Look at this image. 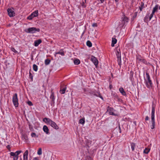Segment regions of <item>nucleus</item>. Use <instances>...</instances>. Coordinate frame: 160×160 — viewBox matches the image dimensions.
Returning a JSON list of instances; mask_svg holds the SVG:
<instances>
[{
  "instance_id": "nucleus-32",
  "label": "nucleus",
  "mask_w": 160,
  "mask_h": 160,
  "mask_svg": "<svg viewBox=\"0 0 160 160\" xmlns=\"http://www.w3.org/2000/svg\"><path fill=\"white\" fill-rule=\"evenodd\" d=\"M144 4L143 2L141 3V6L139 7V9L140 11H142V8H144Z\"/></svg>"
},
{
  "instance_id": "nucleus-3",
  "label": "nucleus",
  "mask_w": 160,
  "mask_h": 160,
  "mask_svg": "<svg viewBox=\"0 0 160 160\" xmlns=\"http://www.w3.org/2000/svg\"><path fill=\"white\" fill-rule=\"evenodd\" d=\"M24 31L27 33H35L36 32H39L40 29L32 27L25 29Z\"/></svg>"
},
{
  "instance_id": "nucleus-58",
  "label": "nucleus",
  "mask_w": 160,
  "mask_h": 160,
  "mask_svg": "<svg viewBox=\"0 0 160 160\" xmlns=\"http://www.w3.org/2000/svg\"><path fill=\"white\" fill-rule=\"evenodd\" d=\"M20 160H22V158H21Z\"/></svg>"
},
{
  "instance_id": "nucleus-51",
  "label": "nucleus",
  "mask_w": 160,
  "mask_h": 160,
  "mask_svg": "<svg viewBox=\"0 0 160 160\" xmlns=\"http://www.w3.org/2000/svg\"><path fill=\"white\" fill-rule=\"evenodd\" d=\"M31 16H32V17H33V18L35 17H36L35 16H34V15L32 13L31 14Z\"/></svg>"
},
{
  "instance_id": "nucleus-12",
  "label": "nucleus",
  "mask_w": 160,
  "mask_h": 160,
  "mask_svg": "<svg viewBox=\"0 0 160 160\" xmlns=\"http://www.w3.org/2000/svg\"><path fill=\"white\" fill-rule=\"evenodd\" d=\"M43 131L47 134L49 133V129L47 126L46 125L43 126Z\"/></svg>"
},
{
  "instance_id": "nucleus-27",
  "label": "nucleus",
  "mask_w": 160,
  "mask_h": 160,
  "mask_svg": "<svg viewBox=\"0 0 160 160\" xmlns=\"http://www.w3.org/2000/svg\"><path fill=\"white\" fill-rule=\"evenodd\" d=\"M150 150V149L148 148H146L144 150L143 152L145 154H148Z\"/></svg>"
},
{
  "instance_id": "nucleus-37",
  "label": "nucleus",
  "mask_w": 160,
  "mask_h": 160,
  "mask_svg": "<svg viewBox=\"0 0 160 160\" xmlns=\"http://www.w3.org/2000/svg\"><path fill=\"white\" fill-rule=\"evenodd\" d=\"M151 120L152 122H155L154 115H151Z\"/></svg>"
},
{
  "instance_id": "nucleus-42",
  "label": "nucleus",
  "mask_w": 160,
  "mask_h": 160,
  "mask_svg": "<svg viewBox=\"0 0 160 160\" xmlns=\"http://www.w3.org/2000/svg\"><path fill=\"white\" fill-rule=\"evenodd\" d=\"M154 14V13H153L152 12V13L151 14L150 16L149 17V20H150L153 17Z\"/></svg>"
},
{
  "instance_id": "nucleus-47",
  "label": "nucleus",
  "mask_w": 160,
  "mask_h": 160,
  "mask_svg": "<svg viewBox=\"0 0 160 160\" xmlns=\"http://www.w3.org/2000/svg\"><path fill=\"white\" fill-rule=\"evenodd\" d=\"M109 88L110 89H111L112 88V85L111 84L109 85Z\"/></svg>"
},
{
  "instance_id": "nucleus-21",
  "label": "nucleus",
  "mask_w": 160,
  "mask_h": 160,
  "mask_svg": "<svg viewBox=\"0 0 160 160\" xmlns=\"http://www.w3.org/2000/svg\"><path fill=\"white\" fill-rule=\"evenodd\" d=\"M113 109L112 108H110L109 111V112L110 114L111 115H114V112H112Z\"/></svg>"
},
{
  "instance_id": "nucleus-43",
  "label": "nucleus",
  "mask_w": 160,
  "mask_h": 160,
  "mask_svg": "<svg viewBox=\"0 0 160 160\" xmlns=\"http://www.w3.org/2000/svg\"><path fill=\"white\" fill-rule=\"evenodd\" d=\"M28 104L29 105V106H32L33 105V104L30 101H28Z\"/></svg>"
},
{
  "instance_id": "nucleus-53",
  "label": "nucleus",
  "mask_w": 160,
  "mask_h": 160,
  "mask_svg": "<svg viewBox=\"0 0 160 160\" xmlns=\"http://www.w3.org/2000/svg\"><path fill=\"white\" fill-rule=\"evenodd\" d=\"M115 1L116 2H118V0H115Z\"/></svg>"
},
{
  "instance_id": "nucleus-23",
  "label": "nucleus",
  "mask_w": 160,
  "mask_h": 160,
  "mask_svg": "<svg viewBox=\"0 0 160 160\" xmlns=\"http://www.w3.org/2000/svg\"><path fill=\"white\" fill-rule=\"evenodd\" d=\"M50 62L51 61L50 60L47 59L45 61V64L46 65H48L50 63Z\"/></svg>"
},
{
  "instance_id": "nucleus-38",
  "label": "nucleus",
  "mask_w": 160,
  "mask_h": 160,
  "mask_svg": "<svg viewBox=\"0 0 160 160\" xmlns=\"http://www.w3.org/2000/svg\"><path fill=\"white\" fill-rule=\"evenodd\" d=\"M11 50L12 51L14 52L15 53H17L18 52L15 49V48L13 47L11 48Z\"/></svg>"
},
{
  "instance_id": "nucleus-28",
  "label": "nucleus",
  "mask_w": 160,
  "mask_h": 160,
  "mask_svg": "<svg viewBox=\"0 0 160 160\" xmlns=\"http://www.w3.org/2000/svg\"><path fill=\"white\" fill-rule=\"evenodd\" d=\"M22 139H24L27 142V141L28 139V138L27 135L24 134L22 135Z\"/></svg>"
},
{
  "instance_id": "nucleus-29",
  "label": "nucleus",
  "mask_w": 160,
  "mask_h": 160,
  "mask_svg": "<svg viewBox=\"0 0 160 160\" xmlns=\"http://www.w3.org/2000/svg\"><path fill=\"white\" fill-rule=\"evenodd\" d=\"M85 121L84 118H82L79 120V123L81 124H83L85 123Z\"/></svg>"
},
{
  "instance_id": "nucleus-30",
  "label": "nucleus",
  "mask_w": 160,
  "mask_h": 160,
  "mask_svg": "<svg viewBox=\"0 0 160 160\" xmlns=\"http://www.w3.org/2000/svg\"><path fill=\"white\" fill-rule=\"evenodd\" d=\"M33 14L35 17H37L38 16V10H36L34 12L32 13Z\"/></svg>"
},
{
  "instance_id": "nucleus-44",
  "label": "nucleus",
  "mask_w": 160,
  "mask_h": 160,
  "mask_svg": "<svg viewBox=\"0 0 160 160\" xmlns=\"http://www.w3.org/2000/svg\"><path fill=\"white\" fill-rule=\"evenodd\" d=\"M137 12H135L134 13V16H133V17L134 18H135L136 16H137Z\"/></svg>"
},
{
  "instance_id": "nucleus-24",
  "label": "nucleus",
  "mask_w": 160,
  "mask_h": 160,
  "mask_svg": "<svg viewBox=\"0 0 160 160\" xmlns=\"http://www.w3.org/2000/svg\"><path fill=\"white\" fill-rule=\"evenodd\" d=\"M86 44L89 47H91L92 46V43L90 41H88L87 42Z\"/></svg>"
},
{
  "instance_id": "nucleus-11",
  "label": "nucleus",
  "mask_w": 160,
  "mask_h": 160,
  "mask_svg": "<svg viewBox=\"0 0 160 160\" xmlns=\"http://www.w3.org/2000/svg\"><path fill=\"white\" fill-rule=\"evenodd\" d=\"M66 89V87H65L62 88L61 87L60 88L59 92L61 94H64L65 93Z\"/></svg>"
},
{
  "instance_id": "nucleus-26",
  "label": "nucleus",
  "mask_w": 160,
  "mask_h": 160,
  "mask_svg": "<svg viewBox=\"0 0 160 160\" xmlns=\"http://www.w3.org/2000/svg\"><path fill=\"white\" fill-rule=\"evenodd\" d=\"M33 69L35 71H37L38 70V66L36 64H34L33 65Z\"/></svg>"
},
{
  "instance_id": "nucleus-35",
  "label": "nucleus",
  "mask_w": 160,
  "mask_h": 160,
  "mask_svg": "<svg viewBox=\"0 0 160 160\" xmlns=\"http://www.w3.org/2000/svg\"><path fill=\"white\" fill-rule=\"evenodd\" d=\"M118 58V64L119 66H120L121 64V58Z\"/></svg>"
},
{
  "instance_id": "nucleus-19",
  "label": "nucleus",
  "mask_w": 160,
  "mask_h": 160,
  "mask_svg": "<svg viewBox=\"0 0 160 160\" xmlns=\"http://www.w3.org/2000/svg\"><path fill=\"white\" fill-rule=\"evenodd\" d=\"M152 115H154L155 111V107L154 105H152Z\"/></svg>"
},
{
  "instance_id": "nucleus-22",
  "label": "nucleus",
  "mask_w": 160,
  "mask_h": 160,
  "mask_svg": "<svg viewBox=\"0 0 160 160\" xmlns=\"http://www.w3.org/2000/svg\"><path fill=\"white\" fill-rule=\"evenodd\" d=\"M133 75V72L132 71H130V72L129 78L131 80H132Z\"/></svg>"
},
{
  "instance_id": "nucleus-13",
  "label": "nucleus",
  "mask_w": 160,
  "mask_h": 160,
  "mask_svg": "<svg viewBox=\"0 0 160 160\" xmlns=\"http://www.w3.org/2000/svg\"><path fill=\"white\" fill-rule=\"evenodd\" d=\"M119 90L120 92L122 93V94L124 95H126V93L124 91L123 88L122 87H121L119 89Z\"/></svg>"
},
{
  "instance_id": "nucleus-33",
  "label": "nucleus",
  "mask_w": 160,
  "mask_h": 160,
  "mask_svg": "<svg viewBox=\"0 0 160 160\" xmlns=\"http://www.w3.org/2000/svg\"><path fill=\"white\" fill-rule=\"evenodd\" d=\"M38 154L39 155H40L42 153V148H39L38 151Z\"/></svg>"
},
{
  "instance_id": "nucleus-1",
  "label": "nucleus",
  "mask_w": 160,
  "mask_h": 160,
  "mask_svg": "<svg viewBox=\"0 0 160 160\" xmlns=\"http://www.w3.org/2000/svg\"><path fill=\"white\" fill-rule=\"evenodd\" d=\"M43 121L56 129H58L59 128L56 124L49 118H45L43 119Z\"/></svg>"
},
{
  "instance_id": "nucleus-31",
  "label": "nucleus",
  "mask_w": 160,
  "mask_h": 160,
  "mask_svg": "<svg viewBox=\"0 0 160 160\" xmlns=\"http://www.w3.org/2000/svg\"><path fill=\"white\" fill-rule=\"evenodd\" d=\"M135 147V144L134 143H131V147L132 149V151L134 150V148Z\"/></svg>"
},
{
  "instance_id": "nucleus-14",
  "label": "nucleus",
  "mask_w": 160,
  "mask_h": 160,
  "mask_svg": "<svg viewBox=\"0 0 160 160\" xmlns=\"http://www.w3.org/2000/svg\"><path fill=\"white\" fill-rule=\"evenodd\" d=\"M117 42V40L115 38H112V42L111 46L112 47H114L115 44Z\"/></svg>"
},
{
  "instance_id": "nucleus-55",
  "label": "nucleus",
  "mask_w": 160,
  "mask_h": 160,
  "mask_svg": "<svg viewBox=\"0 0 160 160\" xmlns=\"http://www.w3.org/2000/svg\"><path fill=\"white\" fill-rule=\"evenodd\" d=\"M147 18H148V17H147V16H146L145 18V19H146Z\"/></svg>"
},
{
  "instance_id": "nucleus-25",
  "label": "nucleus",
  "mask_w": 160,
  "mask_h": 160,
  "mask_svg": "<svg viewBox=\"0 0 160 160\" xmlns=\"http://www.w3.org/2000/svg\"><path fill=\"white\" fill-rule=\"evenodd\" d=\"M116 55L117 58H121V53L120 52V50H119V51H117Z\"/></svg>"
},
{
  "instance_id": "nucleus-46",
  "label": "nucleus",
  "mask_w": 160,
  "mask_h": 160,
  "mask_svg": "<svg viewBox=\"0 0 160 160\" xmlns=\"http://www.w3.org/2000/svg\"><path fill=\"white\" fill-rule=\"evenodd\" d=\"M149 117L148 116H146V118H145V120L146 121L148 120H149Z\"/></svg>"
},
{
  "instance_id": "nucleus-52",
  "label": "nucleus",
  "mask_w": 160,
  "mask_h": 160,
  "mask_svg": "<svg viewBox=\"0 0 160 160\" xmlns=\"http://www.w3.org/2000/svg\"><path fill=\"white\" fill-rule=\"evenodd\" d=\"M7 148L8 149L9 148H10V146L9 145H8L7 146Z\"/></svg>"
},
{
  "instance_id": "nucleus-2",
  "label": "nucleus",
  "mask_w": 160,
  "mask_h": 160,
  "mask_svg": "<svg viewBox=\"0 0 160 160\" xmlns=\"http://www.w3.org/2000/svg\"><path fill=\"white\" fill-rule=\"evenodd\" d=\"M146 78L147 79V81L146 82L147 87L148 88H151L152 86V83L150 79V76L149 74L147 72L146 73Z\"/></svg>"
},
{
  "instance_id": "nucleus-17",
  "label": "nucleus",
  "mask_w": 160,
  "mask_h": 160,
  "mask_svg": "<svg viewBox=\"0 0 160 160\" xmlns=\"http://www.w3.org/2000/svg\"><path fill=\"white\" fill-rule=\"evenodd\" d=\"M28 151L26 150L23 154V158L28 159Z\"/></svg>"
},
{
  "instance_id": "nucleus-15",
  "label": "nucleus",
  "mask_w": 160,
  "mask_h": 160,
  "mask_svg": "<svg viewBox=\"0 0 160 160\" xmlns=\"http://www.w3.org/2000/svg\"><path fill=\"white\" fill-rule=\"evenodd\" d=\"M57 54H60L62 56L64 55V52L62 49L60 50L59 52H55V56H56V55Z\"/></svg>"
},
{
  "instance_id": "nucleus-7",
  "label": "nucleus",
  "mask_w": 160,
  "mask_h": 160,
  "mask_svg": "<svg viewBox=\"0 0 160 160\" xmlns=\"http://www.w3.org/2000/svg\"><path fill=\"white\" fill-rule=\"evenodd\" d=\"M91 96H95L98 97H100L102 99V96L100 97V93L98 92L95 91H90L89 92Z\"/></svg>"
},
{
  "instance_id": "nucleus-4",
  "label": "nucleus",
  "mask_w": 160,
  "mask_h": 160,
  "mask_svg": "<svg viewBox=\"0 0 160 160\" xmlns=\"http://www.w3.org/2000/svg\"><path fill=\"white\" fill-rule=\"evenodd\" d=\"M22 152L21 150L15 152H11L10 153L11 156H13V160H18V155Z\"/></svg>"
},
{
  "instance_id": "nucleus-20",
  "label": "nucleus",
  "mask_w": 160,
  "mask_h": 160,
  "mask_svg": "<svg viewBox=\"0 0 160 160\" xmlns=\"http://www.w3.org/2000/svg\"><path fill=\"white\" fill-rule=\"evenodd\" d=\"M74 64L76 65H78L80 63V60L78 59H76L74 61Z\"/></svg>"
},
{
  "instance_id": "nucleus-36",
  "label": "nucleus",
  "mask_w": 160,
  "mask_h": 160,
  "mask_svg": "<svg viewBox=\"0 0 160 160\" xmlns=\"http://www.w3.org/2000/svg\"><path fill=\"white\" fill-rule=\"evenodd\" d=\"M137 59L141 62H143L144 60L142 58H141L140 57H137Z\"/></svg>"
},
{
  "instance_id": "nucleus-10",
  "label": "nucleus",
  "mask_w": 160,
  "mask_h": 160,
  "mask_svg": "<svg viewBox=\"0 0 160 160\" xmlns=\"http://www.w3.org/2000/svg\"><path fill=\"white\" fill-rule=\"evenodd\" d=\"M41 42L42 41L40 39L36 40L34 42V46L36 47H37L39 45V44L41 43Z\"/></svg>"
},
{
  "instance_id": "nucleus-41",
  "label": "nucleus",
  "mask_w": 160,
  "mask_h": 160,
  "mask_svg": "<svg viewBox=\"0 0 160 160\" xmlns=\"http://www.w3.org/2000/svg\"><path fill=\"white\" fill-rule=\"evenodd\" d=\"M29 78H31L32 80V78H33V76H32V73H31L30 71L29 72Z\"/></svg>"
},
{
  "instance_id": "nucleus-5",
  "label": "nucleus",
  "mask_w": 160,
  "mask_h": 160,
  "mask_svg": "<svg viewBox=\"0 0 160 160\" xmlns=\"http://www.w3.org/2000/svg\"><path fill=\"white\" fill-rule=\"evenodd\" d=\"M12 102L15 107H18V100L17 94V93H15L13 95L12 98Z\"/></svg>"
},
{
  "instance_id": "nucleus-9",
  "label": "nucleus",
  "mask_w": 160,
  "mask_h": 160,
  "mask_svg": "<svg viewBox=\"0 0 160 160\" xmlns=\"http://www.w3.org/2000/svg\"><path fill=\"white\" fill-rule=\"evenodd\" d=\"M8 15L10 17H13L15 15L14 11L11 9H8L7 10Z\"/></svg>"
},
{
  "instance_id": "nucleus-57",
  "label": "nucleus",
  "mask_w": 160,
  "mask_h": 160,
  "mask_svg": "<svg viewBox=\"0 0 160 160\" xmlns=\"http://www.w3.org/2000/svg\"><path fill=\"white\" fill-rule=\"evenodd\" d=\"M159 155H160V152H159Z\"/></svg>"
},
{
  "instance_id": "nucleus-45",
  "label": "nucleus",
  "mask_w": 160,
  "mask_h": 160,
  "mask_svg": "<svg viewBox=\"0 0 160 160\" xmlns=\"http://www.w3.org/2000/svg\"><path fill=\"white\" fill-rule=\"evenodd\" d=\"M92 26L93 27H96L97 26V24L96 23H94L92 24Z\"/></svg>"
},
{
  "instance_id": "nucleus-8",
  "label": "nucleus",
  "mask_w": 160,
  "mask_h": 160,
  "mask_svg": "<svg viewBox=\"0 0 160 160\" xmlns=\"http://www.w3.org/2000/svg\"><path fill=\"white\" fill-rule=\"evenodd\" d=\"M91 60L96 66L98 65V61L96 58L92 56H91Z\"/></svg>"
},
{
  "instance_id": "nucleus-49",
  "label": "nucleus",
  "mask_w": 160,
  "mask_h": 160,
  "mask_svg": "<svg viewBox=\"0 0 160 160\" xmlns=\"http://www.w3.org/2000/svg\"><path fill=\"white\" fill-rule=\"evenodd\" d=\"M33 160H38V159L37 158H34Z\"/></svg>"
},
{
  "instance_id": "nucleus-18",
  "label": "nucleus",
  "mask_w": 160,
  "mask_h": 160,
  "mask_svg": "<svg viewBox=\"0 0 160 160\" xmlns=\"http://www.w3.org/2000/svg\"><path fill=\"white\" fill-rule=\"evenodd\" d=\"M50 98L51 99L52 101L54 102L55 100V97L54 96V93L52 92V93L50 97Z\"/></svg>"
},
{
  "instance_id": "nucleus-16",
  "label": "nucleus",
  "mask_w": 160,
  "mask_h": 160,
  "mask_svg": "<svg viewBox=\"0 0 160 160\" xmlns=\"http://www.w3.org/2000/svg\"><path fill=\"white\" fill-rule=\"evenodd\" d=\"M159 5H156L155 7L153 8L152 12L153 13H154L155 12L157 11Z\"/></svg>"
},
{
  "instance_id": "nucleus-39",
  "label": "nucleus",
  "mask_w": 160,
  "mask_h": 160,
  "mask_svg": "<svg viewBox=\"0 0 160 160\" xmlns=\"http://www.w3.org/2000/svg\"><path fill=\"white\" fill-rule=\"evenodd\" d=\"M155 122H152V125L151 126V128L153 129L154 128Z\"/></svg>"
},
{
  "instance_id": "nucleus-40",
  "label": "nucleus",
  "mask_w": 160,
  "mask_h": 160,
  "mask_svg": "<svg viewBox=\"0 0 160 160\" xmlns=\"http://www.w3.org/2000/svg\"><path fill=\"white\" fill-rule=\"evenodd\" d=\"M33 18V17L31 14L27 17V19L29 20H32Z\"/></svg>"
},
{
  "instance_id": "nucleus-54",
  "label": "nucleus",
  "mask_w": 160,
  "mask_h": 160,
  "mask_svg": "<svg viewBox=\"0 0 160 160\" xmlns=\"http://www.w3.org/2000/svg\"><path fill=\"white\" fill-rule=\"evenodd\" d=\"M23 160H28V159H26V158H23Z\"/></svg>"
},
{
  "instance_id": "nucleus-56",
  "label": "nucleus",
  "mask_w": 160,
  "mask_h": 160,
  "mask_svg": "<svg viewBox=\"0 0 160 160\" xmlns=\"http://www.w3.org/2000/svg\"><path fill=\"white\" fill-rule=\"evenodd\" d=\"M159 9H160V6L159 7Z\"/></svg>"
},
{
  "instance_id": "nucleus-6",
  "label": "nucleus",
  "mask_w": 160,
  "mask_h": 160,
  "mask_svg": "<svg viewBox=\"0 0 160 160\" xmlns=\"http://www.w3.org/2000/svg\"><path fill=\"white\" fill-rule=\"evenodd\" d=\"M129 19L125 15L121 18V24L120 25L121 27H123L126 22H128V21Z\"/></svg>"
},
{
  "instance_id": "nucleus-50",
  "label": "nucleus",
  "mask_w": 160,
  "mask_h": 160,
  "mask_svg": "<svg viewBox=\"0 0 160 160\" xmlns=\"http://www.w3.org/2000/svg\"><path fill=\"white\" fill-rule=\"evenodd\" d=\"M101 2L102 3L104 2V0H100Z\"/></svg>"
},
{
  "instance_id": "nucleus-48",
  "label": "nucleus",
  "mask_w": 160,
  "mask_h": 160,
  "mask_svg": "<svg viewBox=\"0 0 160 160\" xmlns=\"http://www.w3.org/2000/svg\"><path fill=\"white\" fill-rule=\"evenodd\" d=\"M87 158L89 160H92L90 156L87 157Z\"/></svg>"
},
{
  "instance_id": "nucleus-34",
  "label": "nucleus",
  "mask_w": 160,
  "mask_h": 160,
  "mask_svg": "<svg viewBox=\"0 0 160 160\" xmlns=\"http://www.w3.org/2000/svg\"><path fill=\"white\" fill-rule=\"evenodd\" d=\"M31 136L32 137H37L38 138V136L36 135V134L34 132H32L31 134Z\"/></svg>"
}]
</instances>
